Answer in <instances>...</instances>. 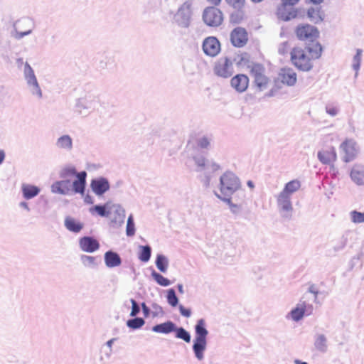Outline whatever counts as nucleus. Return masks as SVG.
<instances>
[{
	"label": "nucleus",
	"instance_id": "47",
	"mask_svg": "<svg viewBox=\"0 0 364 364\" xmlns=\"http://www.w3.org/2000/svg\"><path fill=\"white\" fill-rule=\"evenodd\" d=\"M179 310H180V312L181 314V315H183V316L185 317H189L191 314V311L189 309H186L182 305H180L179 306Z\"/></svg>",
	"mask_w": 364,
	"mask_h": 364
},
{
	"label": "nucleus",
	"instance_id": "17",
	"mask_svg": "<svg viewBox=\"0 0 364 364\" xmlns=\"http://www.w3.org/2000/svg\"><path fill=\"white\" fill-rule=\"evenodd\" d=\"M80 247L86 252H93L100 247L98 241L92 237H83L79 241Z\"/></svg>",
	"mask_w": 364,
	"mask_h": 364
},
{
	"label": "nucleus",
	"instance_id": "32",
	"mask_svg": "<svg viewBox=\"0 0 364 364\" xmlns=\"http://www.w3.org/2000/svg\"><path fill=\"white\" fill-rule=\"evenodd\" d=\"M57 145L61 149H70L72 148V139L68 135H64L58 139Z\"/></svg>",
	"mask_w": 364,
	"mask_h": 364
},
{
	"label": "nucleus",
	"instance_id": "31",
	"mask_svg": "<svg viewBox=\"0 0 364 364\" xmlns=\"http://www.w3.org/2000/svg\"><path fill=\"white\" fill-rule=\"evenodd\" d=\"M29 69V75L27 77L28 83L33 87V93L36 94L38 97H41V90L38 86L36 77L33 73V71L30 66L28 65Z\"/></svg>",
	"mask_w": 364,
	"mask_h": 364
},
{
	"label": "nucleus",
	"instance_id": "11",
	"mask_svg": "<svg viewBox=\"0 0 364 364\" xmlns=\"http://www.w3.org/2000/svg\"><path fill=\"white\" fill-rule=\"evenodd\" d=\"M317 156L320 162L325 165H333L337 160V153L333 146H325Z\"/></svg>",
	"mask_w": 364,
	"mask_h": 364
},
{
	"label": "nucleus",
	"instance_id": "6",
	"mask_svg": "<svg viewBox=\"0 0 364 364\" xmlns=\"http://www.w3.org/2000/svg\"><path fill=\"white\" fill-rule=\"evenodd\" d=\"M233 10L230 14V21L234 24L241 23L245 18L246 0H225Z\"/></svg>",
	"mask_w": 364,
	"mask_h": 364
},
{
	"label": "nucleus",
	"instance_id": "13",
	"mask_svg": "<svg viewBox=\"0 0 364 364\" xmlns=\"http://www.w3.org/2000/svg\"><path fill=\"white\" fill-rule=\"evenodd\" d=\"M231 43L237 48L245 46L248 41V33L245 28L237 27L230 33Z\"/></svg>",
	"mask_w": 364,
	"mask_h": 364
},
{
	"label": "nucleus",
	"instance_id": "3",
	"mask_svg": "<svg viewBox=\"0 0 364 364\" xmlns=\"http://www.w3.org/2000/svg\"><path fill=\"white\" fill-rule=\"evenodd\" d=\"M196 334L193 348L197 358L201 360L203 358V351L206 347V337L208 335V331L205 328L203 319L198 321L196 326Z\"/></svg>",
	"mask_w": 364,
	"mask_h": 364
},
{
	"label": "nucleus",
	"instance_id": "56",
	"mask_svg": "<svg viewBox=\"0 0 364 364\" xmlns=\"http://www.w3.org/2000/svg\"><path fill=\"white\" fill-rule=\"evenodd\" d=\"M309 1L315 4H318L323 1V0H309Z\"/></svg>",
	"mask_w": 364,
	"mask_h": 364
},
{
	"label": "nucleus",
	"instance_id": "41",
	"mask_svg": "<svg viewBox=\"0 0 364 364\" xmlns=\"http://www.w3.org/2000/svg\"><path fill=\"white\" fill-rule=\"evenodd\" d=\"M351 219L352 221L355 223H364V213L358 212V211H352L351 212Z\"/></svg>",
	"mask_w": 364,
	"mask_h": 364
},
{
	"label": "nucleus",
	"instance_id": "40",
	"mask_svg": "<svg viewBox=\"0 0 364 364\" xmlns=\"http://www.w3.org/2000/svg\"><path fill=\"white\" fill-rule=\"evenodd\" d=\"M126 232L128 236H133L135 234V227L132 215L127 219Z\"/></svg>",
	"mask_w": 364,
	"mask_h": 364
},
{
	"label": "nucleus",
	"instance_id": "38",
	"mask_svg": "<svg viewBox=\"0 0 364 364\" xmlns=\"http://www.w3.org/2000/svg\"><path fill=\"white\" fill-rule=\"evenodd\" d=\"M166 297H167L168 303L171 306H176L177 305L178 300L176 295V292L173 289H170L168 290Z\"/></svg>",
	"mask_w": 364,
	"mask_h": 364
},
{
	"label": "nucleus",
	"instance_id": "45",
	"mask_svg": "<svg viewBox=\"0 0 364 364\" xmlns=\"http://www.w3.org/2000/svg\"><path fill=\"white\" fill-rule=\"evenodd\" d=\"M131 302H132V311H131L130 315L132 316H134L139 312V307L134 299H132Z\"/></svg>",
	"mask_w": 364,
	"mask_h": 364
},
{
	"label": "nucleus",
	"instance_id": "59",
	"mask_svg": "<svg viewBox=\"0 0 364 364\" xmlns=\"http://www.w3.org/2000/svg\"><path fill=\"white\" fill-rule=\"evenodd\" d=\"M21 205L22 207H23L24 208H26V209L28 210V205H27V203H26L23 202V203H21Z\"/></svg>",
	"mask_w": 364,
	"mask_h": 364
},
{
	"label": "nucleus",
	"instance_id": "62",
	"mask_svg": "<svg viewBox=\"0 0 364 364\" xmlns=\"http://www.w3.org/2000/svg\"><path fill=\"white\" fill-rule=\"evenodd\" d=\"M285 216L288 217V216H290V215L289 214H287Z\"/></svg>",
	"mask_w": 364,
	"mask_h": 364
},
{
	"label": "nucleus",
	"instance_id": "61",
	"mask_svg": "<svg viewBox=\"0 0 364 364\" xmlns=\"http://www.w3.org/2000/svg\"><path fill=\"white\" fill-rule=\"evenodd\" d=\"M252 2H255V3H259V2H261L263 0H251Z\"/></svg>",
	"mask_w": 364,
	"mask_h": 364
},
{
	"label": "nucleus",
	"instance_id": "8",
	"mask_svg": "<svg viewBox=\"0 0 364 364\" xmlns=\"http://www.w3.org/2000/svg\"><path fill=\"white\" fill-rule=\"evenodd\" d=\"M203 20L210 27H218L223 22V14L215 6H208L203 11Z\"/></svg>",
	"mask_w": 364,
	"mask_h": 364
},
{
	"label": "nucleus",
	"instance_id": "33",
	"mask_svg": "<svg viewBox=\"0 0 364 364\" xmlns=\"http://www.w3.org/2000/svg\"><path fill=\"white\" fill-rule=\"evenodd\" d=\"M151 248L149 246H141L140 247V251L139 253V259L144 262H146L149 260L151 257Z\"/></svg>",
	"mask_w": 364,
	"mask_h": 364
},
{
	"label": "nucleus",
	"instance_id": "50",
	"mask_svg": "<svg viewBox=\"0 0 364 364\" xmlns=\"http://www.w3.org/2000/svg\"><path fill=\"white\" fill-rule=\"evenodd\" d=\"M281 1L283 4H289V6H294V5L298 4V2L299 1V0H281Z\"/></svg>",
	"mask_w": 364,
	"mask_h": 364
},
{
	"label": "nucleus",
	"instance_id": "53",
	"mask_svg": "<svg viewBox=\"0 0 364 364\" xmlns=\"http://www.w3.org/2000/svg\"><path fill=\"white\" fill-rule=\"evenodd\" d=\"M84 259L90 263H93L95 262V257L92 256H85Z\"/></svg>",
	"mask_w": 364,
	"mask_h": 364
},
{
	"label": "nucleus",
	"instance_id": "37",
	"mask_svg": "<svg viewBox=\"0 0 364 364\" xmlns=\"http://www.w3.org/2000/svg\"><path fill=\"white\" fill-rule=\"evenodd\" d=\"M144 324V321L141 318H135L127 321V326L133 329L141 327Z\"/></svg>",
	"mask_w": 364,
	"mask_h": 364
},
{
	"label": "nucleus",
	"instance_id": "26",
	"mask_svg": "<svg viewBox=\"0 0 364 364\" xmlns=\"http://www.w3.org/2000/svg\"><path fill=\"white\" fill-rule=\"evenodd\" d=\"M21 189L23 196L26 199H31L40 192V189L37 186L30 184H23Z\"/></svg>",
	"mask_w": 364,
	"mask_h": 364
},
{
	"label": "nucleus",
	"instance_id": "52",
	"mask_svg": "<svg viewBox=\"0 0 364 364\" xmlns=\"http://www.w3.org/2000/svg\"><path fill=\"white\" fill-rule=\"evenodd\" d=\"M309 291L312 294H314L316 296H317L318 294V291L316 290V288L315 287L314 285H311L309 288Z\"/></svg>",
	"mask_w": 364,
	"mask_h": 364
},
{
	"label": "nucleus",
	"instance_id": "12",
	"mask_svg": "<svg viewBox=\"0 0 364 364\" xmlns=\"http://www.w3.org/2000/svg\"><path fill=\"white\" fill-rule=\"evenodd\" d=\"M220 43L216 37L209 36L203 42V50L208 56L215 57L220 51Z\"/></svg>",
	"mask_w": 364,
	"mask_h": 364
},
{
	"label": "nucleus",
	"instance_id": "4",
	"mask_svg": "<svg viewBox=\"0 0 364 364\" xmlns=\"http://www.w3.org/2000/svg\"><path fill=\"white\" fill-rule=\"evenodd\" d=\"M318 29L309 23H300L296 26L294 34L301 41H310L311 43L318 42L319 37Z\"/></svg>",
	"mask_w": 364,
	"mask_h": 364
},
{
	"label": "nucleus",
	"instance_id": "30",
	"mask_svg": "<svg viewBox=\"0 0 364 364\" xmlns=\"http://www.w3.org/2000/svg\"><path fill=\"white\" fill-rule=\"evenodd\" d=\"M305 310L306 303L303 302L301 304H299V305L296 306V308L291 311L290 315L291 318L295 321L301 320L304 315Z\"/></svg>",
	"mask_w": 364,
	"mask_h": 364
},
{
	"label": "nucleus",
	"instance_id": "23",
	"mask_svg": "<svg viewBox=\"0 0 364 364\" xmlns=\"http://www.w3.org/2000/svg\"><path fill=\"white\" fill-rule=\"evenodd\" d=\"M91 186L93 191L97 195H102L109 188L108 182L105 179L92 181Z\"/></svg>",
	"mask_w": 364,
	"mask_h": 364
},
{
	"label": "nucleus",
	"instance_id": "29",
	"mask_svg": "<svg viewBox=\"0 0 364 364\" xmlns=\"http://www.w3.org/2000/svg\"><path fill=\"white\" fill-rule=\"evenodd\" d=\"M65 225L68 230L74 232H79L83 227L82 223L70 217L65 218Z\"/></svg>",
	"mask_w": 364,
	"mask_h": 364
},
{
	"label": "nucleus",
	"instance_id": "16",
	"mask_svg": "<svg viewBox=\"0 0 364 364\" xmlns=\"http://www.w3.org/2000/svg\"><path fill=\"white\" fill-rule=\"evenodd\" d=\"M231 86L237 92L245 91L249 85V78L246 75L238 74L234 76L230 81Z\"/></svg>",
	"mask_w": 364,
	"mask_h": 364
},
{
	"label": "nucleus",
	"instance_id": "7",
	"mask_svg": "<svg viewBox=\"0 0 364 364\" xmlns=\"http://www.w3.org/2000/svg\"><path fill=\"white\" fill-rule=\"evenodd\" d=\"M213 69L215 75L228 78L233 73V62L230 58L222 56L215 62Z\"/></svg>",
	"mask_w": 364,
	"mask_h": 364
},
{
	"label": "nucleus",
	"instance_id": "20",
	"mask_svg": "<svg viewBox=\"0 0 364 364\" xmlns=\"http://www.w3.org/2000/svg\"><path fill=\"white\" fill-rule=\"evenodd\" d=\"M277 204L280 211L290 213L293 210L291 196L287 195L280 193L277 197Z\"/></svg>",
	"mask_w": 364,
	"mask_h": 364
},
{
	"label": "nucleus",
	"instance_id": "42",
	"mask_svg": "<svg viewBox=\"0 0 364 364\" xmlns=\"http://www.w3.org/2000/svg\"><path fill=\"white\" fill-rule=\"evenodd\" d=\"M290 50V44L286 41L280 44L278 51L281 55H285Z\"/></svg>",
	"mask_w": 364,
	"mask_h": 364
},
{
	"label": "nucleus",
	"instance_id": "55",
	"mask_svg": "<svg viewBox=\"0 0 364 364\" xmlns=\"http://www.w3.org/2000/svg\"><path fill=\"white\" fill-rule=\"evenodd\" d=\"M5 158V153L3 150H0V164L3 162Z\"/></svg>",
	"mask_w": 364,
	"mask_h": 364
},
{
	"label": "nucleus",
	"instance_id": "58",
	"mask_svg": "<svg viewBox=\"0 0 364 364\" xmlns=\"http://www.w3.org/2000/svg\"><path fill=\"white\" fill-rule=\"evenodd\" d=\"M247 183V186H248L250 188H252H252H254V187H255V186H254V183H253V182H252V181H248Z\"/></svg>",
	"mask_w": 364,
	"mask_h": 364
},
{
	"label": "nucleus",
	"instance_id": "49",
	"mask_svg": "<svg viewBox=\"0 0 364 364\" xmlns=\"http://www.w3.org/2000/svg\"><path fill=\"white\" fill-rule=\"evenodd\" d=\"M95 210L97 212V213L101 216H105L107 213L105 211V208L101 205H96L95 207Z\"/></svg>",
	"mask_w": 364,
	"mask_h": 364
},
{
	"label": "nucleus",
	"instance_id": "39",
	"mask_svg": "<svg viewBox=\"0 0 364 364\" xmlns=\"http://www.w3.org/2000/svg\"><path fill=\"white\" fill-rule=\"evenodd\" d=\"M315 346L319 350H325L326 348V339L323 335H319L316 341Z\"/></svg>",
	"mask_w": 364,
	"mask_h": 364
},
{
	"label": "nucleus",
	"instance_id": "22",
	"mask_svg": "<svg viewBox=\"0 0 364 364\" xmlns=\"http://www.w3.org/2000/svg\"><path fill=\"white\" fill-rule=\"evenodd\" d=\"M105 262L108 267H118L122 263L119 255L112 251H108L105 254Z\"/></svg>",
	"mask_w": 364,
	"mask_h": 364
},
{
	"label": "nucleus",
	"instance_id": "54",
	"mask_svg": "<svg viewBox=\"0 0 364 364\" xmlns=\"http://www.w3.org/2000/svg\"><path fill=\"white\" fill-rule=\"evenodd\" d=\"M210 4H213L215 6H218L220 2H221V0H207Z\"/></svg>",
	"mask_w": 364,
	"mask_h": 364
},
{
	"label": "nucleus",
	"instance_id": "46",
	"mask_svg": "<svg viewBox=\"0 0 364 364\" xmlns=\"http://www.w3.org/2000/svg\"><path fill=\"white\" fill-rule=\"evenodd\" d=\"M198 145L202 149L208 148L210 145V141L207 137H203L198 141Z\"/></svg>",
	"mask_w": 364,
	"mask_h": 364
},
{
	"label": "nucleus",
	"instance_id": "2",
	"mask_svg": "<svg viewBox=\"0 0 364 364\" xmlns=\"http://www.w3.org/2000/svg\"><path fill=\"white\" fill-rule=\"evenodd\" d=\"M240 188V182L237 176L227 171L220 177V191L218 197L228 203L230 202L231 196Z\"/></svg>",
	"mask_w": 364,
	"mask_h": 364
},
{
	"label": "nucleus",
	"instance_id": "34",
	"mask_svg": "<svg viewBox=\"0 0 364 364\" xmlns=\"http://www.w3.org/2000/svg\"><path fill=\"white\" fill-rule=\"evenodd\" d=\"M176 332V337L180 339L183 340L186 343H189L191 341V336L189 333L186 331L183 328H176L173 331Z\"/></svg>",
	"mask_w": 364,
	"mask_h": 364
},
{
	"label": "nucleus",
	"instance_id": "44",
	"mask_svg": "<svg viewBox=\"0 0 364 364\" xmlns=\"http://www.w3.org/2000/svg\"><path fill=\"white\" fill-rule=\"evenodd\" d=\"M31 31H32V26H30L28 29L25 30V31H21V30L18 31V28H16L15 37L16 38H21L24 36L30 34L31 33Z\"/></svg>",
	"mask_w": 364,
	"mask_h": 364
},
{
	"label": "nucleus",
	"instance_id": "18",
	"mask_svg": "<svg viewBox=\"0 0 364 364\" xmlns=\"http://www.w3.org/2000/svg\"><path fill=\"white\" fill-rule=\"evenodd\" d=\"M350 176L358 186L364 185V166L360 164L354 165L350 171Z\"/></svg>",
	"mask_w": 364,
	"mask_h": 364
},
{
	"label": "nucleus",
	"instance_id": "48",
	"mask_svg": "<svg viewBox=\"0 0 364 364\" xmlns=\"http://www.w3.org/2000/svg\"><path fill=\"white\" fill-rule=\"evenodd\" d=\"M360 59H361V51L358 50L356 55L354 57V60H355V62H356V65H355V68L356 70L358 69V68L360 66Z\"/></svg>",
	"mask_w": 364,
	"mask_h": 364
},
{
	"label": "nucleus",
	"instance_id": "43",
	"mask_svg": "<svg viewBox=\"0 0 364 364\" xmlns=\"http://www.w3.org/2000/svg\"><path fill=\"white\" fill-rule=\"evenodd\" d=\"M77 173H76V171L74 168H65L62 173H61V177L63 178H66V177H70V176H77Z\"/></svg>",
	"mask_w": 364,
	"mask_h": 364
},
{
	"label": "nucleus",
	"instance_id": "35",
	"mask_svg": "<svg viewBox=\"0 0 364 364\" xmlns=\"http://www.w3.org/2000/svg\"><path fill=\"white\" fill-rule=\"evenodd\" d=\"M151 276L155 279V281L161 286L167 287L171 284L170 281L168 279L165 278L164 276H162L159 273L156 272L155 271L152 272Z\"/></svg>",
	"mask_w": 364,
	"mask_h": 364
},
{
	"label": "nucleus",
	"instance_id": "21",
	"mask_svg": "<svg viewBox=\"0 0 364 364\" xmlns=\"http://www.w3.org/2000/svg\"><path fill=\"white\" fill-rule=\"evenodd\" d=\"M308 18L315 24L321 23L324 19V14L321 8H309L307 10Z\"/></svg>",
	"mask_w": 364,
	"mask_h": 364
},
{
	"label": "nucleus",
	"instance_id": "36",
	"mask_svg": "<svg viewBox=\"0 0 364 364\" xmlns=\"http://www.w3.org/2000/svg\"><path fill=\"white\" fill-rule=\"evenodd\" d=\"M157 268L162 272H165L167 269L168 262L163 255H158L156 261Z\"/></svg>",
	"mask_w": 364,
	"mask_h": 364
},
{
	"label": "nucleus",
	"instance_id": "60",
	"mask_svg": "<svg viewBox=\"0 0 364 364\" xmlns=\"http://www.w3.org/2000/svg\"><path fill=\"white\" fill-rule=\"evenodd\" d=\"M296 364H308V363H306V362H301V361H299V360H296Z\"/></svg>",
	"mask_w": 364,
	"mask_h": 364
},
{
	"label": "nucleus",
	"instance_id": "24",
	"mask_svg": "<svg viewBox=\"0 0 364 364\" xmlns=\"http://www.w3.org/2000/svg\"><path fill=\"white\" fill-rule=\"evenodd\" d=\"M86 176L87 173L85 171H82L77 174V180H75L73 183V187L75 193H83Z\"/></svg>",
	"mask_w": 364,
	"mask_h": 364
},
{
	"label": "nucleus",
	"instance_id": "1",
	"mask_svg": "<svg viewBox=\"0 0 364 364\" xmlns=\"http://www.w3.org/2000/svg\"><path fill=\"white\" fill-rule=\"evenodd\" d=\"M322 53L323 48L318 42L304 46H296L290 51V60L297 70L309 72L314 68L315 62L321 57Z\"/></svg>",
	"mask_w": 364,
	"mask_h": 364
},
{
	"label": "nucleus",
	"instance_id": "15",
	"mask_svg": "<svg viewBox=\"0 0 364 364\" xmlns=\"http://www.w3.org/2000/svg\"><path fill=\"white\" fill-rule=\"evenodd\" d=\"M289 4H282L277 7L276 10L277 17L283 21H288L291 19L295 18L297 16V10L289 8Z\"/></svg>",
	"mask_w": 364,
	"mask_h": 364
},
{
	"label": "nucleus",
	"instance_id": "14",
	"mask_svg": "<svg viewBox=\"0 0 364 364\" xmlns=\"http://www.w3.org/2000/svg\"><path fill=\"white\" fill-rule=\"evenodd\" d=\"M296 73L291 68H281L278 73L277 80L284 85L293 86L296 84Z\"/></svg>",
	"mask_w": 364,
	"mask_h": 364
},
{
	"label": "nucleus",
	"instance_id": "9",
	"mask_svg": "<svg viewBox=\"0 0 364 364\" xmlns=\"http://www.w3.org/2000/svg\"><path fill=\"white\" fill-rule=\"evenodd\" d=\"M193 10L192 2L191 1H185L175 14V21L183 27H188L193 15Z\"/></svg>",
	"mask_w": 364,
	"mask_h": 364
},
{
	"label": "nucleus",
	"instance_id": "19",
	"mask_svg": "<svg viewBox=\"0 0 364 364\" xmlns=\"http://www.w3.org/2000/svg\"><path fill=\"white\" fill-rule=\"evenodd\" d=\"M71 183L69 180L55 182L51 186V191L54 193L66 195L71 190Z\"/></svg>",
	"mask_w": 364,
	"mask_h": 364
},
{
	"label": "nucleus",
	"instance_id": "57",
	"mask_svg": "<svg viewBox=\"0 0 364 364\" xmlns=\"http://www.w3.org/2000/svg\"><path fill=\"white\" fill-rule=\"evenodd\" d=\"M114 340V339H113V338H112V339H110L109 341H108L107 342V346H108L109 348H112V343H113Z\"/></svg>",
	"mask_w": 364,
	"mask_h": 364
},
{
	"label": "nucleus",
	"instance_id": "27",
	"mask_svg": "<svg viewBox=\"0 0 364 364\" xmlns=\"http://www.w3.org/2000/svg\"><path fill=\"white\" fill-rule=\"evenodd\" d=\"M153 331L160 333H169L175 330V324L171 321H167L161 324L154 326L152 328Z\"/></svg>",
	"mask_w": 364,
	"mask_h": 364
},
{
	"label": "nucleus",
	"instance_id": "25",
	"mask_svg": "<svg viewBox=\"0 0 364 364\" xmlns=\"http://www.w3.org/2000/svg\"><path fill=\"white\" fill-rule=\"evenodd\" d=\"M300 188L301 181L298 179H294L286 183L281 193L291 196L292 193L299 191Z\"/></svg>",
	"mask_w": 364,
	"mask_h": 364
},
{
	"label": "nucleus",
	"instance_id": "5",
	"mask_svg": "<svg viewBox=\"0 0 364 364\" xmlns=\"http://www.w3.org/2000/svg\"><path fill=\"white\" fill-rule=\"evenodd\" d=\"M250 75L254 79L255 86L259 91H264L269 87L271 80L265 75V69L262 64L253 65Z\"/></svg>",
	"mask_w": 364,
	"mask_h": 364
},
{
	"label": "nucleus",
	"instance_id": "28",
	"mask_svg": "<svg viewBox=\"0 0 364 364\" xmlns=\"http://www.w3.org/2000/svg\"><path fill=\"white\" fill-rule=\"evenodd\" d=\"M237 65L242 67H245L250 70V73L252 72L253 65H260V63H254L251 60L250 55L247 53H243L240 55V58L237 62Z\"/></svg>",
	"mask_w": 364,
	"mask_h": 364
},
{
	"label": "nucleus",
	"instance_id": "10",
	"mask_svg": "<svg viewBox=\"0 0 364 364\" xmlns=\"http://www.w3.org/2000/svg\"><path fill=\"white\" fill-rule=\"evenodd\" d=\"M343 153V160L348 163L354 160L358 154V148L356 143L353 139H346L340 146Z\"/></svg>",
	"mask_w": 364,
	"mask_h": 364
},
{
	"label": "nucleus",
	"instance_id": "51",
	"mask_svg": "<svg viewBox=\"0 0 364 364\" xmlns=\"http://www.w3.org/2000/svg\"><path fill=\"white\" fill-rule=\"evenodd\" d=\"M327 112L331 116H335L338 113V109L336 107L327 108Z\"/></svg>",
	"mask_w": 364,
	"mask_h": 364
}]
</instances>
